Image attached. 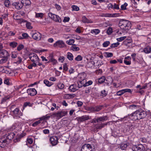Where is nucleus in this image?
<instances>
[{"instance_id": "1", "label": "nucleus", "mask_w": 151, "mask_h": 151, "mask_svg": "<svg viewBox=\"0 0 151 151\" xmlns=\"http://www.w3.org/2000/svg\"><path fill=\"white\" fill-rule=\"evenodd\" d=\"M5 134L2 135V137L1 138V147L4 148L6 145L9 143L11 139H13L15 134L13 132L6 133V131L4 130L3 132H2V134Z\"/></svg>"}, {"instance_id": "2", "label": "nucleus", "mask_w": 151, "mask_h": 151, "mask_svg": "<svg viewBox=\"0 0 151 151\" xmlns=\"http://www.w3.org/2000/svg\"><path fill=\"white\" fill-rule=\"evenodd\" d=\"M147 115L146 111L142 109L137 110L134 113L132 114L129 116V119L132 120H139L145 118Z\"/></svg>"}, {"instance_id": "3", "label": "nucleus", "mask_w": 151, "mask_h": 151, "mask_svg": "<svg viewBox=\"0 0 151 151\" xmlns=\"http://www.w3.org/2000/svg\"><path fill=\"white\" fill-rule=\"evenodd\" d=\"M119 25L121 29L125 30H129L131 26V23L128 20L124 19L120 20Z\"/></svg>"}, {"instance_id": "4", "label": "nucleus", "mask_w": 151, "mask_h": 151, "mask_svg": "<svg viewBox=\"0 0 151 151\" xmlns=\"http://www.w3.org/2000/svg\"><path fill=\"white\" fill-rule=\"evenodd\" d=\"M29 57L32 62H39L40 59L37 55L35 53H31L29 54Z\"/></svg>"}, {"instance_id": "5", "label": "nucleus", "mask_w": 151, "mask_h": 151, "mask_svg": "<svg viewBox=\"0 0 151 151\" xmlns=\"http://www.w3.org/2000/svg\"><path fill=\"white\" fill-rule=\"evenodd\" d=\"M92 146L88 144H84L81 147V151H92Z\"/></svg>"}, {"instance_id": "6", "label": "nucleus", "mask_w": 151, "mask_h": 151, "mask_svg": "<svg viewBox=\"0 0 151 151\" xmlns=\"http://www.w3.org/2000/svg\"><path fill=\"white\" fill-rule=\"evenodd\" d=\"M135 126L131 124L126 125L125 127V129L126 132L131 133L134 129Z\"/></svg>"}, {"instance_id": "7", "label": "nucleus", "mask_w": 151, "mask_h": 151, "mask_svg": "<svg viewBox=\"0 0 151 151\" xmlns=\"http://www.w3.org/2000/svg\"><path fill=\"white\" fill-rule=\"evenodd\" d=\"M12 5L17 10L21 9L23 7V5L22 4L21 1L20 2H14L12 3Z\"/></svg>"}, {"instance_id": "8", "label": "nucleus", "mask_w": 151, "mask_h": 151, "mask_svg": "<svg viewBox=\"0 0 151 151\" xmlns=\"http://www.w3.org/2000/svg\"><path fill=\"white\" fill-rule=\"evenodd\" d=\"M144 148L142 145H139L138 146L134 145L132 147L133 151H143V149Z\"/></svg>"}, {"instance_id": "9", "label": "nucleus", "mask_w": 151, "mask_h": 151, "mask_svg": "<svg viewBox=\"0 0 151 151\" xmlns=\"http://www.w3.org/2000/svg\"><path fill=\"white\" fill-rule=\"evenodd\" d=\"M54 46L59 47H63L65 46L64 42L62 40H58L54 44Z\"/></svg>"}, {"instance_id": "10", "label": "nucleus", "mask_w": 151, "mask_h": 151, "mask_svg": "<svg viewBox=\"0 0 151 151\" xmlns=\"http://www.w3.org/2000/svg\"><path fill=\"white\" fill-rule=\"evenodd\" d=\"M107 123H102L101 124H93V127H94V129H96V130L98 129H100L104 127L105 126H106Z\"/></svg>"}, {"instance_id": "11", "label": "nucleus", "mask_w": 151, "mask_h": 151, "mask_svg": "<svg viewBox=\"0 0 151 151\" xmlns=\"http://www.w3.org/2000/svg\"><path fill=\"white\" fill-rule=\"evenodd\" d=\"M67 114V112L64 111H59L58 113H55L53 114L55 116L59 117L61 118L66 115Z\"/></svg>"}, {"instance_id": "12", "label": "nucleus", "mask_w": 151, "mask_h": 151, "mask_svg": "<svg viewBox=\"0 0 151 151\" xmlns=\"http://www.w3.org/2000/svg\"><path fill=\"white\" fill-rule=\"evenodd\" d=\"M27 93L31 96H34L37 93V91L34 88H30L27 90Z\"/></svg>"}, {"instance_id": "13", "label": "nucleus", "mask_w": 151, "mask_h": 151, "mask_svg": "<svg viewBox=\"0 0 151 151\" xmlns=\"http://www.w3.org/2000/svg\"><path fill=\"white\" fill-rule=\"evenodd\" d=\"M50 140L52 146L55 145L58 143V138L56 136L51 137Z\"/></svg>"}, {"instance_id": "14", "label": "nucleus", "mask_w": 151, "mask_h": 151, "mask_svg": "<svg viewBox=\"0 0 151 151\" xmlns=\"http://www.w3.org/2000/svg\"><path fill=\"white\" fill-rule=\"evenodd\" d=\"M32 38L35 40H39L41 38V34L38 32H35L32 34Z\"/></svg>"}, {"instance_id": "15", "label": "nucleus", "mask_w": 151, "mask_h": 151, "mask_svg": "<svg viewBox=\"0 0 151 151\" xmlns=\"http://www.w3.org/2000/svg\"><path fill=\"white\" fill-rule=\"evenodd\" d=\"M78 121V122H83L90 119L89 116L88 115H83L81 117L77 118Z\"/></svg>"}, {"instance_id": "16", "label": "nucleus", "mask_w": 151, "mask_h": 151, "mask_svg": "<svg viewBox=\"0 0 151 151\" xmlns=\"http://www.w3.org/2000/svg\"><path fill=\"white\" fill-rule=\"evenodd\" d=\"M79 88L76 84H73L70 85L69 87V89L71 92H74L77 90Z\"/></svg>"}, {"instance_id": "17", "label": "nucleus", "mask_w": 151, "mask_h": 151, "mask_svg": "<svg viewBox=\"0 0 151 151\" xmlns=\"http://www.w3.org/2000/svg\"><path fill=\"white\" fill-rule=\"evenodd\" d=\"M2 47V45L1 44V48ZM9 54L8 52L6 50L1 49V57H8Z\"/></svg>"}, {"instance_id": "18", "label": "nucleus", "mask_w": 151, "mask_h": 151, "mask_svg": "<svg viewBox=\"0 0 151 151\" xmlns=\"http://www.w3.org/2000/svg\"><path fill=\"white\" fill-rule=\"evenodd\" d=\"M26 133H22L20 134L17 135L16 137V139L14 140V142H18L20 141V139L25 136Z\"/></svg>"}, {"instance_id": "19", "label": "nucleus", "mask_w": 151, "mask_h": 151, "mask_svg": "<svg viewBox=\"0 0 151 151\" xmlns=\"http://www.w3.org/2000/svg\"><path fill=\"white\" fill-rule=\"evenodd\" d=\"M86 82V79H84L82 81H79L77 82L78 86L79 88L82 87L83 86L85 87V83Z\"/></svg>"}, {"instance_id": "20", "label": "nucleus", "mask_w": 151, "mask_h": 151, "mask_svg": "<svg viewBox=\"0 0 151 151\" xmlns=\"http://www.w3.org/2000/svg\"><path fill=\"white\" fill-rule=\"evenodd\" d=\"M76 95L74 94H66L64 95L63 98L65 99H69L74 98Z\"/></svg>"}, {"instance_id": "21", "label": "nucleus", "mask_w": 151, "mask_h": 151, "mask_svg": "<svg viewBox=\"0 0 151 151\" xmlns=\"http://www.w3.org/2000/svg\"><path fill=\"white\" fill-rule=\"evenodd\" d=\"M82 21L84 23H91L92 22L91 20H90L88 19H87L86 17L84 16L82 17Z\"/></svg>"}, {"instance_id": "22", "label": "nucleus", "mask_w": 151, "mask_h": 151, "mask_svg": "<svg viewBox=\"0 0 151 151\" xmlns=\"http://www.w3.org/2000/svg\"><path fill=\"white\" fill-rule=\"evenodd\" d=\"M99 122H104L106 120L108 119V117L107 116H103L98 117L97 118Z\"/></svg>"}, {"instance_id": "23", "label": "nucleus", "mask_w": 151, "mask_h": 151, "mask_svg": "<svg viewBox=\"0 0 151 151\" xmlns=\"http://www.w3.org/2000/svg\"><path fill=\"white\" fill-rule=\"evenodd\" d=\"M21 2L23 5L25 6H29L31 4V2L29 0H21Z\"/></svg>"}, {"instance_id": "24", "label": "nucleus", "mask_w": 151, "mask_h": 151, "mask_svg": "<svg viewBox=\"0 0 151 151\" xmlns=\"http://www.w3.org/2000/svg\"><path fill=\"white\" fill-rule=\"evenodd\" d=\"M52 17L53 18L52 19L54 21L56 22H61V19L58 15H55V16H54Z\"/></svg>"}, {"instance_id": "25", "label": "nucleus", "mask_w": 151, "mask_h": 151, "mask_svg": "<svg viewBox=\"0 0 151 151\" xmlns=\"http://www.w3.org/2000/svg\"><path fill=\"white\" fill-rule=\"evenodd\" d=\"M143 51L146 53H149L151 52V48L150 46H147L144 48Z\"/></svg>"}, {"instance_id": "26", "label": "nucleus", "mask_w": 151, "mask_h": 151, "mask_svg": "<svg viewBox=\"0 0 151 151\" xmlns=\"http://www.w3.org/2000/svg\"><path fill=\"white\" fill-rule=\"evenodd\" d=\"M52 62L53 65H55L57 63V61L56 60L54 59L53 57H51L50 58L49 61L47 62L48 63Z\"/></svg>"}, {"instance_id": "27", "label": "nucleus", "mask_w": 151, "mask_h": 151, "mask_svg": "<svg viewBox=\"0 0 151 151\" xmlns=\"http://www.w3.org/2000/svg\"><path fill=\"white\" fill-rule=\"evenodd\" d=\"M33 103H32L29 102H25L24 103V104L23 106V109H24L27 106L32 107L33 106Z\"/></svg>"}, {"instance_id": "28", "label": "nucleus", "mask_w": 151, "mask_h": 151, "mask_svg": "<svg viewBox=\"0 0 151 151\" xmlns=\"http://www.w3.org/2000/svg\"><path fill=\"white\" fill-rule=\"evenodd\" d=\"M70 49L73 51H78L80 50V48L78 47H76V45H72L70 47Z\"/></svg>"}, {"instance_id": "29", "label": "nucleus", "mask_w": 151, "mask_h": 151, "mask_svg": "<svg viewBox=\"0 0 151 151\" xmlns=\"http://www.w3.org/2000/svg\"><path fill=\"white\" fill-rule=\"evenodd\" d=\"M129 145L127 143L122 144L120 146V148L122 150H126Z\"/></svg>"}, {"instance_id": "30", "label": "nucleus", "mask_w": 151, "mask_h": 151, "mask_svg": "<svg viewBox=\"0 0 151 151\" xmlns=\"http://www.w3.org/2000/svg\"><path fill=\"white\" fill-rule=\"evenodd\" d=\"M109 79L110 80V81H109L107 80H106V81H107V82H105V83L104 86L105 85L108 86H109L113 82V80L112 78L111 77H109V78H108L109 79Z\"/></svg>"}, {"instance_id": "31", "label": "nucleus", "mask_w": 151, "mask_h": 151, "mask_svg": "<svg viewBox=\"0 0 151 151\" xmlns=\"http://www.w3.org/2000/svg\"><path fill=\"white\" fill-rule=\"evenodd\" d=\"M67 57V58L70 60L72 61L73 60V54L70 52H68Z\"/></svg>"}, {"instance_id": "32", "label": "nucleus", "mask_w": 151, "mask_h": 151, "mask_svg": "<svg viewBox=\"0 0 151 151\" xmlns=\"http://www.w3.org/2000/svg\"><path fill=\"white\" fill-rule=\"evenodd\" d=\"M19 109L18 108H17L15 109L13 111V112L14 113V114L15 115H18V116L19 117V116H21L22 115V114H21V115H19Z\"/></svg>"}, {"instance_id": "33", "label": "nucleus", "mask_w": 151, "mask_h": 151, "mask_svg": "<svg viewBox=\"0 0 151 151\" xmlns=\"http://www.w3.org/2000/svg\"><path fill=\"white\" fill-rule=\"evenodd\" d=\"M33 63H31L29 65L28 67V68L29 69H32V67H36L37 66V62H32Z\"/></svg>"}, {"instance_id": "34", "label": "nucleus", "mask_w": 151, "mask_h": 151, "mask_svg": "<svg viewBox=\"0 0 151 151\" xmlns=\"http://www.w3.org/2000/svg\"><path fill=\"white\" fill-rule=\"evenodd\" d=\"M43 82L45 84L46 86L48 87L50 86L52 84V82H49L47 80H44Z\"/></svg>"}, {"instance_id": "35", "label": "nucleus", "mask_w": 151, "mask_h": 151, "mask_svg": "<svg viewBox=\"0 0 151 151\" xmlns=\"http://www.w3.org/2000/svg\"><path fill=\"white\" fill-rule=\"evenodd\" d=\"M100 30L98 29H95L91 30V32L92 33H94L95 35H97L100 32Z\"/></svg>"}, {"instance_id": "36", "label": "nucleus", "mask_w": 151, "mask_h": 151, "mask_svg": "<svg viewBox=\"0 0 151 151\" xmlns=\"http://www.w3.org/2000/svg\"><path fill=\"white\" fill-rule=\"evenodd\" d=\"M4 3V5L7 7H9L10 3V1L9 0H5L2 2Z\"/></svg>"}, {"instance_id": "37", "label": "nucleus", "mask_w": 151, "mask_h": 151, "mask_svg": "<svg viewBox=\"0 0 151 151\" xmlns=\"http://www.w3.org/2000/svg\"><path fill=\"white\" fill-rule=\"evenodd\" d=\"M113 56V54L111 52H106L105 53L104 56L106 58L111 57Z\"/></svg>"}, {"instance_id": "38", "label": "nucleus", "mask_w": 151, "mask_h": 151, "mask_svg": "<svg viewBox=\"0 0 151 151\" xmlns=\"http://www.w3.org/2000/svg\"><path fill=\"white\" fill-rule=\"evenodd\" d=\"M17 44H18L17 42H10L9 43V45L11 47L14 48L17 46Z\"/></svg>"}, {"instance_id": "39", "label": "nucleus", "mask_w": 151, "mask_h": 151, "mask_svg": "<svg viewBox=\"0 0 151 151\" xmlns=\"http://www.w3.org/2000/svg\"><path fill=\"white\" fill-rule=\"evenodd\" d=\"M105 80V77L103 76L99 79L98 82L99 83H102Z\"/></svg>"}, {"instance_id": "40", "label": "nucleus", "mask_w": 151, "mask_h": 151, "mask_svg": "<svg viewBox=\"0 0 151 151\" xmlns=\"http://www.w3.org/2000/svg\"><path fill=\"white\" fill-rule=\"evenodd\" d=\"M2 58L1 59V63H6L8 57H1Z\"/></svg>"}, {"instance_id": "41", "label": "nucleus", "mask_w": 151, "mask_h": 151, "mask_svg": "<svg viewBox=\"0 0 151 151\" xmlns=\"http://www.w3.org/2000/svg\"><path fill=\"white\" fill-rule=\"evenodd\" d=\"M125 93L124 89H122L117 91L116 93V95L120 96Z\"/></svg>"}, {"instance_id": "42", "label": "nucleus", "mask_w": 151, "mask_h": 151, "mask_svg": "<svg viewBox=\"0 0 151 151\" xmlns=\"http://www.w3.org/2000/svg\"><path fill=\"white\" fill-rule=\"evenodd\" d=\"M113 32V29L112 28L109 27L106 31L107 33L109 35H111Z\"/></svg>"}, {"instance_id": "43", "label": "nucleus", "mask_w": 151, "mask_h": 151, "mask_svg": "<svg viewBox=\"0 0 151 151\" xmlns=\"http://www.w3.org/2000/svg\"><path fill=\"white\" fill-rule=\"evenodd\" d=\"M107 95V93L105 90L101 91V95L103 97H105Z\"/></svg>"}, {"instance_id": "44", "label": "nucleus", "mask_w": 151, "mask_h": 151, "mask_svg": "<svg viewBox=\"0 0 151 151\" xmlns=\"http://www.w3.org/2000/svg\"><path fill=\"white\" fill-rule=\"evenodd\" d=\"M71 7L73 11H78L79 10V7L76 6L72 5Z\"/></svg>"}, {"instance_id": "45", "label": "nucleus", "mask_w": 151, "mask_h": 151, "mask_svg": "<svg viewBox=\"0 0 151 151\" xmlns=\"http://www.w3.org/2000/svg\"><path fill=\"white\" fill-rule=\"evenodd\" d=\"M127 4L125 2L124 4H122L121 6V9L122 10H124L126 9V6H127Z\"/></svg>"}, {"instance_id": "46", "label": "nucleus", "mask_w": 151, "mask_h": 151, "mask_svg": "<svg viewBox=\"0 0 151 151\" xmlns=\"http://www.w3.org/2000/svg\"><path fill=\"white\" fill-rule=\"evenodd\" d=\"M41 123V121L40 120V119L37 121H36L34 123H33L32 124V126L34 127H35L38 125L39 124H40Z\"/></svg>"}, {"instance_id": "47", "label": "nucleus", "mask_w": 151, "mask_h": 151, "mask_svg": "<svg viewBox=\"0 0 151 151\" xmlns=\"http://www.w3.org/2000/svg\"><path fill=\"white\" fill-rule=\"evenodd\" d=\"M75 41L73 39H70L66 41L67 44L69 45H73L72 44Z\"/></svg>"}, {"instance_id": "48", "label": "nucleus", "mask_w": 151, "mask_h": 151, "mask_svg": "<svg viewBox=\"0 0 151 151\" xmlns=\"http://www.w3.org/2000/svg\"><path fill=\"white\" fill-rule=\"evenodd\" d=\"M93 83V81H92L90 80L88 82H85V86L86 87L89 85H91Z\"/></svg>"}, {"instance_id": "49", "label": "nucleus", "mask_w": 151, "mask_h": 151, "mask_svg": "<svg viewBox=\"0 0 151 151\" xmlns=\"http://www.w3.org/2000/svg\"><path fill=\"white\" fill-rule=\"evenodd\" d=\"M110 43L109 41H106L103 44V46L104 47H107L110 44Z\"/></svg>"}, {"instance_id": "50", "label": "nucleus", "mask_w": 151, "mask_h": 151, "mask_svg": "<svg viewBox=\"0 0 151 151\" xmlns=\"http://www.w3.org/2000/svg\"><path fill=\"white\" fill-rule=\"evenodd\" d=\"M82 57L80 55H78L77 57L75 58V60L77 61H81L82 60Z\"/></svg>"}, {"instance_id": "51", "label": "nucleus", "mask_w": 151, "mask_h": 151, "mask_svg": "<svg viewBox=\"0 0 151 151\" xmlns=\"http://www.w3.org/2000/svg\"><path fill=\"white\" fill-rule=\"evenodd\" d=\"M57 86L58 88L60 89H63L64 87V85L63 83H58Z\"/></svg>"}, {"instance_id": "52", "label": "nucleus", "mask_w": 151, "mask_h": 151, "mask_svg": "<svg viewBox=\"0 0 151 151\" xmlns=\"http://www.w3.org/2000/svg\"><path fill=\"white\" fill-rule=\"evenodd\" d=\"M45 116L46 120L49 119L50 118L51 116H53V114H48L46 115Z\"/></svg>"}, {"instance_id": "53", "label": "nucleus", "mask_w": 151, "mask_h": 151, "mask_svg": "<svg viewBox=\"0 0 151 151\" xmlns=\"http://www.w3.org/2000/svg\"><path fill=\"white\" fill-rule=\"evenodd\" d=\"M118 14L115 13L114 14H107V16L109 17H116L117 16V15Z\"/></svg>"}, {"instance_id": "54", "label": "nucleus", "mask_w": 151, "mask_h": 151, "mask_svg": "<svg viewBox=\"0 0 151 151\" xmlns=\"http://www.w3.org/2000/svg\"><path fill=\"white\" fill-rule=\"evenodd\" d=\"M1 71L2 73H8V71L5 70L4 68L2 67H1Z\"/></svg>"}, {"instance_id": "55", "label": "nucleus", "mask_w": 151, "mask_h": 151, "mask_svg": "<svg viewBox=\"0 0 151 151\" xmlns=\"http://www.w3.org/2000/svg\"><path fill=\"white\" fill-rule=\"evenodd\" d=\"M126 37L125 36L122 37L120 38H117L116 40L118 42H121L124 40L126 38Z\"/></svg>"}, {"instance_id": "56", "label": "nucleus", "mask_w": 151, "mask_h": 151, "mask_svg": "<svg viewBox=\"0 0 151 151\" xmlns=\"http://www.w3.org/2000/svg\"><path fill=\"white\" fill-rule=\"evenodd\" d=\"M24 45L22 44L19 45L17 47L18 50L19 51L24 48Z\"/></svg>"}, {"instance_id": "57", "label": "nucleus", "mask_w": 151, "mask_h": 151, "mask_svg": "<svg viewBox=\"0 0 151 151\" xmlns=\"http://www.w3.org/2000/svg\"><path fill=\"white\" fill-rule=\"evenodd\" d=\"M22 35L24 39H28L29 37V36L27 33H23L22 34Z\"/></svg>"}, {"instance_id": "58", "label": "nucleus", "mask_w": 151, "mask_h": 151, "mask_svg": "<svg viewBox=\"0 0 151 151\" xmlns=\"http://www.w3.org/2000/svg\"><path fill=\"white\" fill-rule=\"evenodd\" d=\"M65 58L63 56H60L58 60L59 61H60L62 63H63L65 60Z\"/></svg>"}, {"instance_id": "59", "label": "nucleus", "mask_w": 151, "mask_h": 151, "mask_svg": "<svg viewBox=\"0 0 151 151\" xmlns=\"http://www.w3.org/2000/svg\"><path fill=\"white\" fill-rule=\"evenodd\" d=\"M43 15V14L42 13H36V17H37L42 18Z\"/></svg>"}, {"instance_id": "60", "label": "nucleus", "mask_w": 151, "mask_h": 151, "mask_svg": "<svg viewBox=\"0 0 151 151\" xmlns=\"http://www.w3.org/2000/svg\"><path fill=\"white\" fill-rule=\"evenodd\" d=\"M9 97H8V96L5 97H4L2 99L1 103H4V102H5L7 99H9Z\"/></svg>"}, {"instance_id": "61", "label": "nucleus", "mask_w": 151, "mask_h": 151, "mask_svg": "<svg viewBox=\"0 0 151 151\" xmlns=\"http://www.w3.org/2000/svg\"><path fill=\"white\" fill-rule=\"evenodd\" d=\"M11 55V57L13 58H15L17 57V55L15 52H12Z\"/></svg>"}, {"instance_id": "62", "label": "nucleus", "mask_w": 151, "mask_h": 151, "mask_svg": "<svg viewBox=\"0 0 151 151\" xmlns=\"http://www.w3.org/2000/svg\"><path fill=\"white\" fill-rule=\"evenodd\" d=\"M4 83L6 85H9V79L8 78H5L4 81Z\"/></svg>"}, {"instance_id": "63", "label": "nucleus", "mask_w": 151, "mask_h": 151, "mask_svg": "<svg viewBox=\"0 0 151 151\" xmlns=\"http://www.w3.org/2000/svg\"><path fill=\"white\" fill-rule=\"evenodd\" d=\"M93 65L92 62H89L87 63V66L88 68H91L92 67Z\"/></svg>"}, {"instance_id": "64", "label": "nucleus", "mask_w": 151, "mask_h": 151, "mask_svg": "<svg viewBox=\"0 0 151 151\" xmlns=\"http://www.w3.org/2000/svg\"><path fill=\"white\" fill-rule=\"evenodd\" d=\"M77 104L78 107H81L83 105V103L80 101H78L77 102Z\"/></svg>"}]
</instances>
